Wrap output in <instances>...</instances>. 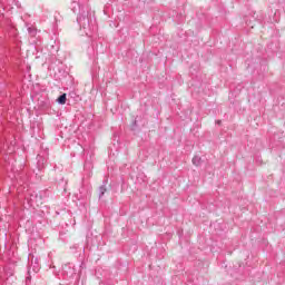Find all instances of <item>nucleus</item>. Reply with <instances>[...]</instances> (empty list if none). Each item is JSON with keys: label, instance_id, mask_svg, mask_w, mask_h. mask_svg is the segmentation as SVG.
Masks as SVG:
<instances>
[{"label": "nucleus", "instance_id": "obj_1", "mask_svg": "<svg viewBox=\"0 0 285 285\" xmlns=\"http://www.w3.org/2000/svg\"><path fill=\"white\" fill-rule=\"evenodd\" d=\"M78 23L82 27V28H89L90 27V19H88V17L86 16H80L78 18Z\"/></svg>", "mask_w": 285, "mask_h": 285}, {"label": "nucleus", "instance_id": "obj_2", "mask_svg": "<svg viewBox=\"0 0 285 285\" xmlns=\"http://www.w3.org/2000/svg\"><path fill=\"white\" fill-rule=\"evenodd\" d=\"M58 104H60L61 106H63L66 104V94H62L59 98H58Z\"/></svg>", "mask_w": 285, "mask_h": 285}, {"label": "nucleus", "instance_id": "obj_3", "mask_svg": "<svg viewBox=\"0 0 285 285\" xmlns=\"http://www.w3.org/2000/svg\"><path fill=\"white\" fill-rule=\"evenodd\" d=\"M106 194V187L105 186H101L99 188V197H104V195Z\"/></svg>", "mask_w": 285, "mask_h": 285}, {"label": "nucleus", "instance_id": "obj_4", "mask_svg": "<svg viewBox=\"0 0 285 285\" xmlns=\"http://www.w3.org/2000/svg\"><path fill=\"white\" fill-rule=\"evenodd\" d=\"M193 165L194 166H199V157L196 156V157L193 158Z\"/></svg>", "mask_w": 285, "mask_h": 285}, {"label": "nucleus", "instance_id": "obj_5", "mask_svg": "<svg viewBox=\"0 0 285 285\" xmlns=\"http://www.w3.org/2000/svg\"><path fill=\"white\" fill-rule=\"evenodd\" d=\"M33 271H35V273H39V266H33Z\"/></svg>", "mask_w": 285, "mask_h": 285}]
</instances>
